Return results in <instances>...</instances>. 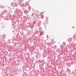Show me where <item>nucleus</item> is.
Segmentation results:
<instances>
[{
    "mask_svg": "<svg viewBox=\"0 0 76 76\" xmlns=\"http://www.w3.org/2000/svg\"><path fill=\"white\" fill-rule=\"evenodd\" d=\"M22 1H21V0L20 1L19 3H22Z\"/></svg>",
    "mask_w": 76,
    "mask_h": 76,
    "instance_id": "1",
    "label": "nucleus"
},
{
    "mask_svg": "<svg viewBox=\"0 0 76 76\" xmlns=\"http://www.w3.org/2000/svg\"><path fill=\"white\" fill-rule=\"evenodd\" d=\"M72 28H74L75 27H73Z\"/></svg>",
    "mask_w": 76,
    "mask_h": 76,
    "instance_id": "2",
    "label": "nucleus"
},
{
    "mask_svg": "<svg viewBox=\"0 0 76 76\" xmlns=\"http://www.w3.org/2000/svg\"><path fill=\"white\" fill-rule=\"evenodd\" d=\"M13 2H15V1H13Z\"/></svg>",
    "mask_w": 76,
    "mask_h": 76,
    "instance_id": "3",
    "label": "nucleus"
},
{
    "mask_svg": "<svg viewBox=\"0 0 76 76\" xmlns=\"http://www.w3.org/2000/svg\"><path fill=\"white\" fill-rule=\"evenodd\" d=\"M14 4H15V3H14Z\"/></svg>",
    "mask_w": 76,
    "mask_h": 76,
    "instance_id": "4",
    "label": "nucleus"
}]
</instances>
